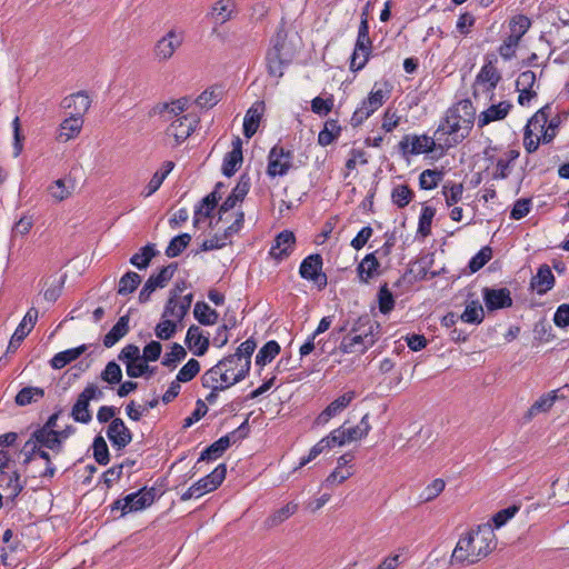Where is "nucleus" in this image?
<instances>
[{
  "mask_svg": "<svg viewBox=\"0 0 569 569\" xmlns=\"http://www.w3.org/2000/svg\"><path fill=\"white\" fill-rule=\"evenodd\" d=\"M497 547L491 525L485 523L462 535L451 555V563L473 565L488 557Z\"/></svg>",
  "mask_w": 569,
  "mask_h": 569,
  "instance_id": "nucleus-1",
  "label": "nucleus"
},
{
  "mask_svg": "<svg viewBox=\"0 0 569 569\" xmlns=\"http://www.w3.org/2000/svg\"><path fill=\"white\" fill-rule=\"evenodd\" d=\"M379 326L372 322L368 316L360 317L351 331L346 335L339 346L342 353L363 355L375 342V329Z\"/></svg>",
  "mask_w": 569,
  "mask_h": 569,
  "instance_id": "nucleus-2",
  "label": "nucleus"
},
{
  "mask_svg": "<svg viewBox=\"0 0 569 569\" xmlns=\"http://www.w3.org/2000/svg\"><path fill=\"white\" fill-rule=\"evenodd\" d=\"M471 109L472 107L468 101H461L457 107L449 109L437 132L453 136L456 143L462 141L472 128L473 113Z\"/></svg>",
  "mask_w": 569,
  "mask_h": 569,
  "instance_id": "nucleus-3",
  "label": "nucleus"
},
{
  "mask_svg": "<svg viewBox=\"0 0 569 569\" xmlns=\"http://www.w3.org/2000/svg\"><path fill=\"white\" fill-rule=\"evenodd\" d=\"M530 20L522 14L513 17L509 21V34L500 44L498 51L503 60H511L516 57L519 42L530 28Z\"/></svg>",
  "mask_w": 569,
  "mask_h": 569,
  "instance_id": "nucleus-4",
  "label": "nucleus"
},
{
  "mask_svg": "<svg viewBox=\"0 0 569 569\" xmlns=\"http://www.w3.org/2000/svg\"><path fill=\"white\" fill-rule=\"evenodd\" d=\"M103 398V391L94 383L88 385L83 391L78 396L76 403L72 407V418L82 423H87L91 420V413L89 411L90 400H100Z\"/></svg>",
  "mask_w": 569,
  "mask_h": 569,
  "instance_id": "nucleus-5",
  "label": "nucleus"
},
{
  "mask_svg": "<svg viewBox=\"0 0 569 569\" xmlns=\"http://www.w3.org/2000/svg\"><path fill=\"white\" fill-rule=\"evenodd\" d=\"M154 501V489L142 488L141 490L127 495L123 499L114 501L113 509L121 510L122 515L142 510Z\"/></svg>",
  "mask_w": 569,
  "mask_h": 569,
  "instance_id": "nucleus-6",
  "label": "nucleus"
},
{
  "mask_svg": "<svg viewBox=\"0 0 569 569\" xmlns=\"http://www.w3.org/2000/svg\"><path fill=\"white\" fill-rule=\"evenodd\" d=\"M183 42V32L177 29L169 30L154 44L153 56L158 62L171 59Z\"/></svg>",
  "mask_w": 569,
  "mask_h": 569,
  "instance_id": "nucleus-7",
  "label": "nucleus"
},
{
  "mask_svg": "<svg viewBox=\"0 0 569 569\" xmlns=\"http://www.w3.org/2000/svg\"><path fill=\"white\" fill-rule=\"evenodd\" d=\"M198 123L199 116L188 112L170 121V124L167 128V136L169 138H173L174 142L180 144L191 136Z\"/></svg>",
  "mask_w": 569,
  "mask_h": 569,
  "instance_id": "nucleus-8",
  "label": "nucleus"
},
{
  "mask_svg": "<svg viewBox=\"0 0 569 569\" xmlns=\"http://www.w3.org/2000/svg\"><path fill=\"white\" fill-rule=\"evenodd\" d=\"M227 369H222L220 363L218 362L216 366L210 368L202 376V385L204 388H209L211 390H224L237 382L241 381V375L229 377L227 375ZM240 372H243V367Z\"/></svg>",
  "mask_w": 569,
  "mask_h": 569,
  "instance_id": "nucleus-9",
  "label": "nucleus"
},
{
  "mask_svg": "<svg viewBox=\"0 0 569 569\" xmlns=\"http://www.w3.org/2000/svg\"><path fill=\"white\" fill-rule=\"evenodd\" d=\"M293 154L281 146H274L268 156L267 173L270 177L284 176L292 168Z\"/></svg>",
  "mask_w": 569,
  "mask_h": 569,
  "instance_id": "nucleus-10",
  "label": "nucleus"
},
{
  "mask_svg": "<svg viewBox=\"0 0 569 569\" xmlns=\"http://www.w3.org/2000/svg\"><path fill=\"white\" fill-rule=\"evenodd\" d=\"M388 99V93L381 89L372 90L369 97L362 101L361 106L353 112L351 121L353 126L361 124L375 111H377Z\"/></svg>",
  "mask_w": 569,
  "mask_h": 569,
  "instance_id": "nucleus-11",
  "label": "nucleus"
},
{
  "mask_svg": "<svg viewBox=\"0 0 569 569\" xmlns=\"http://www.w3.org/2000/svg\"><path fill=\"white\" fill-rule=\"evenodd\" d=\"M436 148L435 139L422 134H406L399 142V149L403 154H421L432 152Z\"/></svg>",
  "mask_w": 569,
  "mask_h": 569,
  "instance_id": "nucleus-12",
  "label": "nucleus"
},
{
  "mask_svg": "<svg viewBox=\"0 0 569 569\" xmlns=\"http://www.w3.org/2000/svg\"><path fill=\"white\" fill-rule=\"evenodd\" d=\"M238 14V6L234 0H217L210 7L207 18L216 26H222L233 20Z\"/></svg>",
  "mask_w": 569,
  "mask_h": 569,
  "instance_id": "nucleus-13",
  "label": "nucleus"
},
{
  "mask_svg": "<svg viewBox=\"0 0 569 569\" xmlns=\"http://www.w3.org/2000/svg\"><path fill=\"white\" fill-rule=\"evenodd\" d=\"M322 258L320 254H311L307 257L300 266V276L307 280H311L319 288L327 286V276L321 273Z\"/></svg>",
  "mask_w": 569,
  "mask_h": 569,
  "instance_id": "nucleus-14",
  "label": "nucleus"
},
{
  "mask_svg": "<svg viewBox=\"0 0 569 569\" xmlns=\"http://www.w3.org/2000/svg\"><path fill=\"white\" fill-rule=\"evenodd\" d=\"M174 270L176 266L169 264L163 267L157 274L150 276L139 293L140 302H147L156 289L166 287L173 277Z\"/></svg>",
  "mask_w": 569,
  "mask_h": 569,
  "instance_id": "nucleus-15",
  "label": "nucleus"
},
{
  "mask_svg": "<svg viewBox=\"0 0 569 569\" xmlns=\"http://www.w3.org/2000/svg\"><path fill=\"white\" fill-rule=\"evenodd\" d=\"M356 398L355 391H347L332 402H330L325 410H322L315 420V425L321 426L329 422V420L340 412H342Z\"/></svg>",
  "mask_w": 569,
  "mask_h": 569,
  "instance_id": "nucleus-16",
  "label": "nucleus"
},
{
  "mask_svg": "<svg viewBox=\"0 0 569 569\" xmlns=\"http://www.w3.org/2000/svg\"><path fill=\"white\" fill-rule=\"evenodd\" d=\"M227 473L226 465H219L211 473L207 475L196 483H193L194 490L199 497L216 490L224 480Z\"/></svg>",
  "mask_w": 569,
  "mask_h": 569,
  "instance_id": "nucleus-17",
  "label": "nucleus"
},
{
  "mask_svg": "<svg viewBox=\"0 0 569 569\" xmlns=\"http://www.w3.org/2000/svg\"><path fill=\"white\" fill-rule=\"evenodd\" d=\"M296 243L293 232L284 230L280 232L270 249V256L276 260H282L292 252Z\"/></svg>",
  "mask_w": 569,
  "mask_h": 569,
  "instance_id": "nucleus-18",
  "label": "nucleus"
},
{
  "mask_svg": "<svg viewBox=\"0 0 569 569\" xmlns=\"http://www.w3.org/2000/svg\"><path fill=\"white\" fill-rule=\"evenodd\" d=\"M561 391L562 389H556L539 397L529 408L527 417L531 419L540 413L548 412L557 400L566 398Z\"/></svg>",
  "mask_w": 569,
  "mask_h": 569,
  "instance_id": "nucleus-19",
  "label": "nucleus"
},
{
  "mask_svg": "<svg viewBox=\"0 0 569 569\" xmlns=\"http://www.w3.org/2000/svg\"><path fill=\"white\" fill-rule=\"evenodd\" d=\"M483 300H485L486 307L489 310L507 308L512 305L510 291L507 288H500V289L485 288L483 289Z\"/></svg>",
  "mask_w": 569,
  "mask_h": 569,
  "instance_id": "nucleus-20",
  "label": "nucleus"
},
{
  "mask_svg": "<svg viewBox=\"0 0 569 569\" xmlns=\"http://www.w3.org/2000/svg\"><path fill=\"white\" fill-rule=\"evenodd\" d=\"M107 436L112 445L118 448H124L132 439L130 430L120 418L112 419Z\"/></svg>",
  "mask_w": 569,
  "mask_h": 569,
  "instance_id": "nucleus-21",
  "label": "nucleus"
},
{
  "mask_svg": "<svg viewBox=\"0 0 569 569\" xmlns=\"http://www.w3.org/2000/svg\"><path fill=\"white\" fill-rule=\"evenodd\" d=\"M243 160L242 141L237 137L232 141V150L228 152L223 159L222 172L227 177H231L239 169Z\"/></svg>",
  "mask_w": 569,
  "mask_h": 569,
  "instance_id": "nucleus-22",
  "label": "nucleus"
},
{
  "mask_svg": "<svg viewBox=\"0 0 569 569\" xmlns=\"http://www.w3.org/2000/svg\"><path fill=\"white\" fill-rule=\"evenodd\" d=\"M530 284L538 295H545L551 290L555 284V276L550 267L548 264L540 266L537 274L531 279Z\"/></svg>",
  "mask_w": 569,
  "mask_h": 569,
  "instance_id": "nucleus-23",
  "label": "nucleus"
},
{
  "mask_svg": "<svg viewBox=\"0 0 569 569\" xmlns=\"http://www.w3.org/2000/svg\"><path fill=\"white\" fill-rule=\"evenodd\" d=\"M82 124L83 120L81 117L71 114L60 124L57 139L60 142H67L71 139H74L80 133Z\"/></svg>",
  "mask_w": 569,
  "mask_h": 569,
  "instance_id": "nucleus-24",
  "label": "nucleus"
},
{
  "mask_svg": "<svg viewBox=\"0 0 569 569\" xmlns=\"http://www.w3.org/2000/svg\"><path fill=\"white\" fill-rule=\"evenodd\" d=\"M186 343L196 356H202L206 353L209 347V340L202 336L199 327L191 326L186 336Z\"/></svg>",
  "mask_w": 569,
  "mask_h": 569,
  "instance_id": "nucleus-25",
  "label": "nucleus"
},
{
  "mask_svg": "<svg viewBox=\"0 0 569 569\" xmlns=\"http://www.w3.org/2000/svg\"><path fill=\"white\" fill-rule=\"evenodd\" d=\"M510 108H511V104L507 101H501L498 104H492L487 110L481 112V114L479 116V119H478L479 127H485L492 121L503 119L508 114Z\"/></svg>",
  "mask_w": 569,
  "mask_h": 569,
  "instance_id": "nucleus-26",
  "label": "nucleus"
},
{
  "mask_svg": "<svg viewBox=\"0 0 569 569\" xmlns=\"http://www.w3.org/2000/svg\"><path fill=\"white\" fill-rule=\"evenodd\" d=\"M263 113V104L254 103L246 113L243 120V134L249 139L258 130Z\"/></svg>",
  "mask_w": 569,
  "mask_h": 569,
  "instance_id": "nucleus-27",
  "label": "nucleus"
},
{
  "mask_svg": "<svg viewBox=\"0 0 569 569\" xmlns=\"http://www.w3.org/2000/svg\"><path fill=\"white\" fill-rule=\"evenodd\" d=\"M222 369H227V375L229 377L238 376V373H241L240 370L243 366V372L241 375V380L244 379V377L248 375L250 370V360L247 359H240L239 356L230 355L222 360L219 361Z\"/></svg>",
  "mask_w": 569,
  "mask_h": 569,
  "instance_id": "nucleus-28",
  "label": "nucleus"
},
{
  "mask_svg": "<svg viewBox=\"0 0 569 569\" xmlns=\"http://www.w3.org/2000/svg\"><path fill=\"white\" fill-rule=\"evenodd\" d=\"M32 437L34 438L36 443L41 447L56 450L57 452L60 451L61 439L59 438L58 431L49 428H41L34 431Z\"/></svg>",
  "mask_w": 569,
  "mask_h": 569,
  "instance_id": "nucleus-29",
  "label": "nucleus"
},
{
  "mask_svg": "<svg viewBox=\"0 0 569 569\" xmlns=\"http://www.w3.org/2000/svg\"><path fill=\"white\" fill-rule=\"evenodd\" d=\"M500 80V74L491 64H485L477 76L476 84L482 86L485 91H492Z\"/></svg>",
  "mask_w": 569,
  "mask_h": 569,
  "instance_id": "nucleus-30",
  "label": "nucleus"
},
{
  "mask_svg": "<svg viewBox=\"0 0 569 569\" xmlns=\"http://www.w3.org/2000/svg\"><path fill=\"white\" fill-rule=\"evenodd\" d=\"M282 44L276 43L267 54L268 71L271 76L280 78L283 74L284 59L281 53Z\"/></svg>",
  "mask_w": 569,
  "mask_h": 569,
  "instance_id": "nucleus-31",
  "label": "nucleus"
},
{
  "mask_svg": "<svg viewBox=\"0 0 569 569\" xmlns=\"http://www.w3.org/2000/svg\"><path fill=\"white\" fill-rule=\"evenodd\" d=\"M244 222V212L243 211H229L227 219H219L216 222V226L222 223L223 231L226 232V237H232L238 233Z\"/></svg>",
  "mask_w": 569,
  "mask_h": 569,
  "instance_id": "nucleus-32",
  "label": "nucleus"
},
{
  "mask_svg": "<svg viewBox=\"0 0 569 569\" xmlns=\"http://www.w3.org/2000/svg\"><path fill=\"white\" fill-rule=\"evenodd\" d=\"M62 107L66 109H73L74 116L81 117L90 107V99L84 92H77L66 97L62 101Z\"/></svg>",
  "mask_w": 569,
  "mask_h": 569,
  "instance_id": "nucleus-33",
  "label": "nucleus"
},
{
  "mask_svg": "<svg viewBox=\"0 0 569 569\" xmlns=\"http://www.w3.org/2000/svg\"><path fill=\"white\" fill-rule=\"evenodd\" d=\"M87 346L81 345L77 348L68 349L61 352H58L50 360V365L53 369H62L70 362L77 360L83 352H86Z\"/></svg>",
  "mask_w": 569,
  "mask_h": 569,
  "instance_id": "nucleus-34",
  "label": "nucleus"
},
{
  "mask_svg": "<svg viewBox=\"0 0 569 569\" xmlns=\"http://www.w3.org/2000/svg\"><path fill=\"white\" fill-rule=\"evenodd\" d=\"M129 331V317L122 316L111 330L104 336L103 345L107 348L114 346Z\"/></svg>",
  "mask_w": 569,
  "mask_h": 569,
  "instance_id": "nucleus-35",
  "label": "nucleus"
},
{
  "mask_svg": "<svg viewBox=\"0 0 569 569\" xmlns=\"http://www.w3.org/2000/svg\"><path fill=\"white\" fill-rule=\"evenodd\" d=\"M233 431L230 435L221 437L219 440L210 445L204 451H202L199 461L211 460L220 457L231 445V437L236 435Z\"/></svg>",
  "mask_w": 569,
  "mask_h": 569,
  "instance_id": "nucleus-36",
  "label": "nucleus"
},
{
  "mask_svg": "<svg viewBox=\"0 0 569 569\" xmlns=\"http://www.w3.org/2000/svg\"><path fill=\"white\" fill-rule=\"evenodd\" d=\"M37 319L38 310L36 308H30L12 335L14 336V341H23V339L33 329Z\"/></svg>",
  "mask_w": 569,
  "mask_h": 569,
  "instance_id": "nucleus-37",
  "label": "nucleus"
},
{
  "mask_svg": "<svg viewBox=\"0 0 569 569\" xmlns=\"http://www.w3.org/2000/svg\"><path fill=\"white\" fill-rule=\"evenodd\" d=\"M380 263L373 253L367 254L358 266V274L361 281L368 282L378 274Z\"/></svg>",
  "mask_w": 569,
  "mask_h": 569,
  "instance_id": "nucleus-38",
  "label": "nucleus"
},
{
  "mask_svg": "<svg viewBox=\"0 0 569 569\" xmlns=\"http://www.w3.org/2000/svg\"><path fill=\"white\" fill-rule=\"evenodd\" d=\"M193 316L203 326L214 325L219 317L216 310L202 301H198L194 305Z\"/></svg>",
  "mask_w": 569,
  "mask_h": 569,
  "instance_id": "nucleus-39",
  "label": "nucleus"
},
{
  "mask_svg": "<svg viewBox=\"0 0 569 569\" xmlns=\"http://www.w3.org/2000/svg\"><path fill=\"white\" fill-rule=\"evenodd\" d=\"M519 157V151L509 150L502 157H500L496 164L493 172L495 179H506L511 170V163Z\"/></svg>",
  "mask_w": 569,
  "mask_h": 569,
  "instance_id": "nucleus-40",
  "label": "nucleus"
},
{
  "mask_svg": "<svg viewBox=\"0 0 569 569\" xmlns=\"http://www.w3.org/2000/svg\"><path fill=\"white\" fill-rule=\"evenodd\" d=\"M73 183L71 180L58 179L48 188L49 194L56 201H63L72 193Z\"/></svg>",
  "mask_w": 569,
  "mask_h": 569,
  "instance_id": "nucleus-41",
  "label": "nucleus"
},
{
  "mask_svg": "<svg viewBox=\"0 0 569 569\" xmlns=\"http://www.w3.org/2000/svg\"><path fill=\"white\" fill-rule=\"evenodd\" d=\"M186 307L181 306L180 302H178V298L174 296H170V298L167 301V305L162 312V318H169L171 320L177 321L179 323L187 315Z\"/></svg>",
  "mask_w": 569,
  "mask_h": 569,
  "instance_id": "nucleus-42",
  "label": "nucleus"
},
{
  "mask_svg": "<svg viewBox=\"0 0 569 569\" xmlns=\"http://www.w3.org/2000/svg\"><path fill=\"white\" fill-rule=\"evenodd\" d=\"M38 443L36 442H32L31 440H29L27 443H26V448H28L29 446H31V453L29 457H27L26 461L29 462V461H32L34 460L37 457L43 459L46 462H47V468L46 470L41 473L42 477H53L54 473H56V468L50 463V457H49V453L44 450H42L41 448H38L37 447Z\"/></svg>",
  "mask_w": 569,
  "mask_h": 569,
  "instance_id": "nucleus-43",
  "label": "nucleus"
},
{
  "mask_svg": "<svg viewBox=\"0 0 569 569\" xmlns=\"http://www.w3.org/2000/svg\"><path fill=\"white\" fill-rule=\"evenodd\" d=\"M547 121V108H542L530 118L525 130L527 131L528 134L533 133L535 136H539L543 132Z\"/></svg>",
  "mask_w": 569,
  "mask_h": 569,
  "instance_id": "nucleus-44",
  "label": "nucleus"
},
{
  "mask_svg": "<svg viewBox=\"0 0 569 569\" xmlns=\"http://www.w3.org/2000/svg\"><path fill=\"white\" fill-rule=\"evenodd\" d=\"M298 510V505L289 502L286 506L276 510L268 519L267 525L269 527H276L286 521L288 518L293 516Z\"/></svg>",
  "mask_w": 569,
  "mask_h": 569,
  "instance_id": "nucleus-45",
  "label": "nucleus"
},
{
  "mask_svg": "<svg viewBox=\"0 0 569 569\" xmlns=\"http://www.w3.org/2000/svg\"><path fill=\"white\" fill-rule=\"evenodd\" d=\"M340 134V126L336 120H329L325 123L323 130L319 132L318 143L322 147L329 146Z\"/></svg>",
  "mask_w": 569,
  "mask_h": 569,
  "instance_id": "nucleus-46",
  "label": "nucleus"
},
{
  "mask_svg": "<svg viewBox=\"0 0 569 569\" xmlns=\"http://www.w3.org/2000/svg\"><path fill=\"white\" fill-rule=\"evenodd\" d=\"M188 109V100L186 98L163 104L162 113L167 121H171L183 116Z\"/></svg>",
  "mask_w": 569,
  "mask_h": 569,
  "instance_id": "nucleus-47",
  "label": "nucleus"
},
{
  "mask_svg": "<svg viewBox=\"0 0 569 569\" xmlns=\"http://www.w3.org/2000/svg\"><path fill=\"white\" fill-rule=\"evenodd\" d=\"M140 282L141 277L137 272L129 271L120 278L118 293L121 296L132 293Z\"/></svg>",
  "mask_w": 569,
  "mask_h": 569,
  "instance_id": "nucleus-48",
  "label": "nucleus"
},
{
  "mask_svg": "<svg viewBox=\"0 0 569 569\" xmlns=\"http://www.w3.org/2000/svg\"><path fill=\"white\" fill-rule=\"evenodd\" d=\"M485 312L479 301H471L467 305L461 315V320L467 323H480L483 320Z\"/></svg>",
  "mask_w": 569,
  "mask_h": 569,
  "instance_id": "nucleus-49",
  "label": "nucleus"
},
{
  "mask_svg": "<svg viewBox=\"0 0 569 569\" xmlns=\"http://www.w3.org/2000/svg\"><path fill=\"white\" fill-rule=\"evenodd\" d=\"M154 256V246L147 244L140 249V252H137L131 257L130 262L138 269H146Z\"/></svg>",
  "mask_w": 569,
  "mask_h": 569,
  "instance_id": "nucleus-50",
  "label": "nucleus"
},
{
  "mask_svg": "<svg viewBox=\"0 0 569 569\" xmlns=\"http://www.w3.org/2000/svg\"><path fill=\"white\" fill-rule=\"evenodd\" d=\"M0 487L7 492L9 498H16L22 490L20 476L13 472L11 476L0 478Z\"/></svg>",
  "mask_w": 569,
  "mask_h": 569,
  "instance_id": "nucleus-51",
  "label": "nucleus"
},
{
  "mask_svg": "<svg viewBox=\"0 0 569 569\" xmlns=\"http://www.w3.org/2000/svg\"><path fill=\"white\" fill-rule=\"evenodd\" d=\"M191 236L189 233H182L174 237L166 249V254L169 258L178 257L190 243Z\"/></svg>",
  "mask_w": 569,
  "mask_h": 569,
  "instance_id": "nucleus-52",
  "label": "nucleus"
},
{
  "mask_svg": "<svg viewBox=\"0 0 569 569\" xmlns=\"http://www.w3.org/2000/svg\"><path fill=\"white\" fill-rule=\"evenodd\" d=\"M446 488L443 479L432 480L420 493V500L422 502H429L435 500Z\"/></svg>",
  "mask_w": 569,
  "mask_h": 569,
  "instance_id": "nucleus-53",
  "label": "nucleus"
},
{
  "mask_svg": "<svg viewBox=\"0 0 569 569\" xmlns=\"http://www.w3.org/2000/svg\"><path fill=\"white\" fill-rule=\"evenodd\" d=\"M370 430L369 415H365L357 426L347 429V438L350 439L351 442L357 441L367 437Z\"/></svg>",
  "mask_w": 569,
  "mask_h": 569,
  "instance_id": "nucleus-54",
  "label": "nucleus"
},
{
  "mask_svg": "<svg viewBox=\"0 0 569 569\" xmlns=\"http://www.w3.org/2000/svg\"><path fill=\"white\" fill-rule=\"evenodd\" d=\"M43 397V390L34 387L21 389L16 396V402L19 406H27L33 401H38Z\"/></svg>",
  "mask_w": 569,
  "mask_h": 569,
  "instance_id": "nucleus-55",
  "label": "nucleus"
},
{
  "mask_svg": "<svg viewBox=\"0 0 569 569\" xmlns=\"http://www.w3.org/2000/svg\"><path fill=\"white\" fill-rule=\"evenodd\" d=\"M280 351V347L276 341L267 342L257 353V365L264 366L270 362Z\"/></svg>",
  "mask_w": 569,
  "mask_h": 569,
  "instance_id": "nucleus-56",
  "label": "nucleus"
},
{
  "mask_svg": "<svg viewBox=\"0 0 569 569\" xmlns=\"http://www.w3.org/2000/svg\"><path fill=\"white\" fill-rule=\"evenodd\" d=\"M177 327V321L161 317V321L157 325L154 333L157 338L168 340L176 333Z\"/></svg>",
  "mask_w": 569,
  "mask_h": 569,
  "instance_id": "nucleus-57",
  "label": "nucleus"
},
{
  "mask_svg": "<svg viewBox=\"0 0 569 569\" xmlns=\"http://www.w3.org/2000/svg\"><path fill=\"white\" fill-rule=\"evenodd\" d=\"M442 193L447 206H453L461 200L463 186L462 183H447L442 187Z\"/></svg>",
  "mask_w": 569,
  "mask_h": 569,
  "instance_id": "nucleus-58",
  "label": "nucleus"
},
{
  "mask_svg": "<svg viewBox=\"0 0 569 569\" xmlns=\"http://www.w3.org/2000/svg\"><path fill=\"white\" fill-rule=\"evenodd\" d=\"M187 356L184 348L179 343H173L170 352L166 353L162 359V365L168 368H174L178 362L183 360Z\"/></svg>",
  "mask_w": 569,
  "mask_h": 569,
  "instance_id": "nucleus-59",
  "label": "nucleus"
},
{
  "mask_svg": "<svg viewBox=\"0 0 569 569\" xmlns=\"http://www.w3.org/2000/svg\"><path fill=\"white\" fill-rule=\"evenodd\" d=\"M436 214V209L432 207H423L420 218H419V226H418V232L422 237H427L431 232V223L432 219Z\"/></svg>",
  "mask_w": 569,
  "mask_h": 569,
  "instance_id": "nucleus-60",
  "label": "nucleus"
},
{
  "mask_svg": "<svg viewBox=\"0 0 569 569\" xmlns=\"http://www.w3.org/2000/svg\"><path fill=\"white\" fill-rule=\"evenodd\" d=\"M100 377L104 382L109 385H116L119 383L122 379V370L117 362L109 361Z\"/></svg>",
  "mask_w": 569,
  "mask_h": 569,
  "instance_id": "nucleus-61",
  "label": "nucleus"
},
{
  "mask_svg": "<svg viewBox=\"0 0 569 569\" xmlns=\"http://www.w3.org/2000/svg\"><path fill=\"white\" fill-rule=\"evenodd\" d=\"M411 198L412 191L406 184L395 187L391 192V199L399 208H405L411 201Z\"/></svg>",
  "mask_w": 569,
  "mask_h": 569,
  "instance_id": "nucleus-62",
  "label": "nucleus"
},
{
  "mask_svg": "<svg viewBox=\"0 0 569 569\" xmlns=\"http://www.w3.org/2000/svg\"><path fill=\"white\" fill-rule=\"evenodd\" d=\"M441 178L440 171L427 169L420 173L419 184L421 189L431 190L438 186Z\"/></svg>",
  "mask_w": 569,
  "mask_h": 569,
  "instance_id": "nucleus-63",
  "label": "nucleus"
},
{
  "mask_svg": "<svg viewBox=\"0 0 569 569\" xmlns=\"http://www.w3.org/2000/svg\"><path fill=\"white\" fill-rule=\"evenodd\" d=\"M221 97V90L216 88H210L203 91L196 100V103L200 108H212L218 103Z\"/></svg>",
  "mask_w": 569,
  "mask_h": 569,
  "instance_id": "nucleus-64",
  "label": "nucleus"
}]
</instances>
